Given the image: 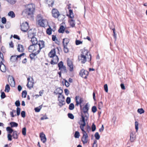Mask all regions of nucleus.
<instances>
[{
    "label": "nucleus",
    "instance_id": "nucleus-1",
    "mask_svg": "<svg viewBox=\"0 0 147 147\" xmlns=\"http://www.w3.org/2000/svg\"><path fill=\"white\" fill-rule=\"evenodd\" d=\"M81 111V118L80 119V121L79 122V124L81 123L86 124V122L88 120L89 114L88 111L89 109V106L88 103H86L82 109L81 105H80Z\"/></svg>",
    "mask_w": 147,
    "mask_h": 147
},
{
    "label": "nucleus",
    "instance_id": "nucleus-2",
    "mask_svg": "<svg viewBox=\"0 0 147 147\" xmlns=\"http://www.w3.org/2000/svg\"><path fill=\"white\" fill-rule=\"evenodd\" d=\"M81 55L78 57V59L82 63H84L87 61L91 60V55L88 50L84 48L81 50Z\"/></svg>",
    "mask_w": 147,
    "mask_h": 147
},
{
    "label": "nucleus",
    "instance_id": "nucleus-3",
    "mask_svg": "<svg viewBox=\"0 0 147 147\" xmlns=\"http://www.w3.org/2000/svg\"><path fill=\"white\" fill-rule=\"evenodd\" d=\"M35 10V5L33 4H28L26 6V8L23 11L28 17H32Z\"/></svg>",
    "mask_w": 147,
    "mask_h": 147
},
{
    "label": "nucleus",
    "instance_id": "nucleus-4",
    "mask_svg": "<svg viewBox=\"0 0 147 147\" xmlns=\"http://www.w3.org/2000/svg\"><path fill=\"white\" fill-rule=\"evenodd\" d=\"M80 125V128L82 131L83 136L82 138V141L84 144H86L88 141V136L86 131L84 130V127L86 124L81 123L79 124Z\"/></svg>",
    "mask_w": 147,
    "mask_h": 147
},
{
    "label": "nucleus",
    "instance_id": "nucleus-5",
    "mask_svg": "<svg viewBox=\"0 0 147 147\" xmlns=\"http://www.w3.org/2000/svg\"><path fill=\"white\" fill-rule=\"evenodd\" d=\"M32 29L30 30L28 32V37L31 38V41L32 42V45H37V38L34 37L35 36V33L32 32Z\"/></svg>",
    "mask_w": 147,
    "mask_h": 147
},
{
    "label": "nucleus",
    "instance_id": "nucleus-6",
    "mask_svg": "<svg viewBox=\"0 0 147 147\" xmlns=\"http://www.w3.org/2000/svg\"><path fill=\"white\" fill-rule=\"evenodd\" d=\"M20 27L21 30L24 32H27L29 28V24L27 22L22 23Z\"/></svg>",
    "mask_w": 147,
    "mask_h": 147
},
{
    "label": "nucleus",
    "instance_id": "nucleus-7",
    "mask_svg": "<svg viewBox=\"0 0 147 147\" xmlns=\"http://www.w3.org/2000/svg\"><path fill=\"white\" fill-rule=\"evenodd\" d=\"M41 19L38 20V24L40 26L42 27H45L48 25V22L46 19H42V18L41 17Z\"/></svg>",
    "mask_w": 147,
    "mask_h": 147
},
{
    "label": "nucleus",
    "instance_id": "nucleus-8",
    "mask_svg": "<svg viewBox=\"0 0 147 147\" xmlns=\"http://www.w3.org/2000/svg\"><path fill=\"white\" fill-rule=\"evenodd\" d=\"M65 97L63 95H59L58 96V100L59 101V105L62 107L65 103L64 100Z\"/></svg>",
    "mask_w": 147,
    "mask_h": 147
},
{
    "label": "nucleus",
    "instance_id": "nucleus-9",
    "mask_svg": "<svg viewBox=\"0 0 147 147\" xmlns=\"http://www.w3.org/2000/svg\"><path fill=\"white\" fill-rule=\"evenodd\" d=\"M88 74L89 73L88 71L82 69L80 71L79 74L81 77L86 79V78Z\"/></svg>",
    "mask_w": 147,
    "mask_h": 147
},
{
    "label": "nucleus",
    "instance_id": "nucleus-10",
    "mask_svg": "<svg viewBox=\"0 0 147 147\" xmlns=\"http://www.w3.org/2000/svg\"><path fill=\"white\" fill-rule=\"evenodd\" d=\"M52 13L53 16L55 18H57L60 15V14L58 10L55 8L52 9Z\"/></svg>",
    "mask_w": 147,
    "mask_h": 147
},
{
    "label": "nucleus",
    "instance_id": "nucleus-11",
    "mask_svg": "<svg viewBox=\"0 0 147 147\" xmlns=\"http://www.w3.org/2000/svg\"><path fill=\"white\" fill-rule=\"evenodd\" d=\"M76 105L77 106L80 105L83 101V99L78 96H76Z\"/></svg>",
    "mask_w": 147,
    "mask_h": 147
},
{
    "label": "nucleus",
    "instance_id": "nucleus-12",
    "mask_svg": "<svg viewBox=\"0 0 147 147\" xmlns=\"http://www.w3.org/2000/svg\"><path fill=\"white\" fill-rule=\"evenodd\" d=\"M67 63L69 67V70L70 71H72L73 70V65L72 61L69 59L67 60Z\"/></svg>",
    "mask_w": 147,
    "mask_h": 147
},
{
    "label": "nucleus",
    "instance_id": "nucleus-13",
    "mask_svg": "<svg viewBox=\"0 0 147 147\" xmlns=\"http://www.w3.org/2000/svg\"><path fill=\"white\" fill-rule=\"evenodd\" d=\"M59 69L61 71H64L66 72V67L63 65V63L62 61H61L58 64Z\"/></svg>",
    "mask_w": 147,
    "mask_h": 147
},
{
    "label": "nucleus",
    "instance_id": "nucleus-14",
    "mask_svg": "<svg viewBox=\"0 0 147 147\" xmlns=\"http://www.w3.org/2000/svg\"><path fill=\"white\" fill-rule=\"evenodd\" d=\"M36 46L33 45H31L28 47V50L30 52L33 53L36 51Z\"/></svg>",
    "mask_w": 147,
    "mask_h": 147
},
{
    "label": "nucleus",
    "instance_id": "nucleus-15",
    "mask_svg": "<svg viewBox=\"0 0 147 147\" xmlns=\"http://www.w3.org/2000/svg\"><path fill=\"white\" fill-rule=\"evenodd\" d=\"M136 134L135 131H131L130 134V140L131 142H133L136 138Z\"/></svg>",
    "mask_w": 147,
    "mask_h": 147
},
{
    "label": "nucleus",
    "instance_id": "nucleus-16",
    "mask_svg": "<svg viewBox=\"0 0 147 147\" xmlns=\"http://www.w3.org/2000/svg\"><path fill=\"white\" fill-rule=\"evenodd\" d=\"M53 59H51V63L52 65H54L57 64L58 62L59 58L57 56H55L52 57Z\"/></svg>",
    "mask_w": 147,
    "mask_h": 147
},
{
    "label": "nucleus",
    "instance_id": "nucleus-17",
    "mask_svg": "<svg viewBox=\"0 0 147 147\" xmlns=\"http://www.w3.org/2000/svg\"><path fill=\"white\" fill-rule=\"evenodd\" d=\"M38 45L39 47V50L37 51V54L39 53L40 50L44 47V42L42 40L39 41L38 42Z\"/></svg>",
    "mask_w": 147,
    "mask_h": 147
},
{
    "label": "nucleus",
    "instance_id": "nucleus-18",
    "mask_svg": "<svg viewBox=\"0 0 147 147\" xmlns=\"http://www.w3.org/2000/svg\"><path fill=\"white\" fill-rule=\"evenodd\" d=\"M9 83L10 85L12 87H14L15 86V83L14 78L12 76L11 77L9 80H8Z\"/></svg>",
    "mask_w": 147,
    "mask_h": 147
},
{
    "label": "nucleus",
    "instance_id": "nucleus-19",
    "mask_svg": "<svg viewBox=\"0 0 147 147\" xmlns=\"http://www.w3.org/2000/svg\"><path fill=\"white\" fill-rule=\"evenodd\" d=\"M2 61H1L0 65V69L2 72H5L6 71V67L5 65L3 63Z\"/></svg>",
    "mask_w": 147,
    "mask_h": 147
},
{
    "label": "nucleus",
    "instance_id": "nucleus-20",
    "mask_svg": "<svg viewBox=\"0 0 147 147\" xmlns=\"http://www.w3.org/2000/svg\"><path fill=\"white\" fill-rule=\"evenodd\" d=\"M63 92L61 88H57L55 91H54V93L56 94L57 95L59 94V95H62V93Z\"/></svg>",
    "mask_w": 147,
    "mask_h": 147
},
{
    "label": "nucleus",
    "instance_id": "nucleus-21",
    "mask_svg": "<svg viewBox=\"0 0 147 147\" xmlns=\"http://www.w3.org/2000/svg\"><path fill=\"white\" fill-rule=\"evenodd\" d=\"M40 138L41 141L43 143H45L46 141V138L45 134L42 132L40 134Z\"/></svg>",
    "mask_w": 147,
    "mask_h": 147
},
{
    "label": "nucleus",
    "instance_id": "nucleus-22",
    "mask_svg": "<svg viewBox=\"0 0 147 147\" xmlns=\"http://www.w3.org/2000/svg\"><path fill=\"white\" fill-rule=\"evenodd\" d=\"M17 50L20 52H23L24 51V49L23 45L18 44V45Z\"/></svg>",
    "mask_w": 147,
    "mask_h": 147
},
{
    "label": "nucleus",
    "instance_id": "nucleus-23",
    "mask_svg": "<svg viewBox=\"0 0 147 147\" xmlns=\"http://www.w3.org/2000/svg\"><path fill=\"white\" fill-rule=\"evenodd\" d=\"M56 56L57 55H55V51L54 49L52 50L49 54V56L51 58Z\"/></svg>",
    "mask_w": 147,
    "mask_h": 147
},
{
    "label": "nucleus",
    "instance_id": "nucleus-24",
    "mask_svg": "<svg viewBox=\"0 0 147 147\" xmlns=\"http://www.w3.org/2000/svg\"><path fill=\"white\" fill-rule=\"evenodd\" d=\"M49 7H52L54 4V0H45Z\"/></svg>",
    "mask_w": 147,
    "mask_h": 147
},
{
    "label": "nucleus",
    "instance_id": "nucleus-25",
    "mask_svg": "<svg viewBox=\"0 0 147 147\" xmlns=\"http://www.w3.org/2000/svg\"><path fill=\"white\" fill-rule=\"evenodd\" d=\"M12 136L13 138L17 139H18V135L17 134L16 131H14L13 132Z\"/></svg>",
    "mask_w": 147,
    "mask_h": 147
},
{
    "label": "nucleus",
    "instance_id": "nucleus-26",
    "mask_svg": "<svg viewBox=\"0 0 147 147\" xmlns=\"http://www.w3.org/2000/svg\"><path fill=\"white\" fill-rule=\"evenodd\" d=\"M11 127H17L18 125V124L14 122H11L9 123Z\"/></svg>",
    "mask_w": 147,
    "mask_h": 147
},
{
    "label": "nucleus",
    "instance_id": "nucleus-27",
    "mask_svg": "<svg viewBox=\"0 0 147 147\" xmlns=\"http://www.w3.org/2000/svg\"><path fill=\"white\" fill-rule=\"evenodd\" d=\"M69 42V39L68 38H65L63 39V46H67V44Z\"/></svg>",
    "mask_w": 147,
    "mask_h": 147
},
{
    "label": "nucleus",
    "instance_id": "nucleus-28",
    "mask_svg": "<svg viewBox=\"0 0 147 147\" xmlns=\"http://www.w3.org/2000/svg\"><path fill=\"white\" fill-rule=\"evenodd\" d=\"M10 60L12 62H16L17 61V59L16 57V55L12 56L10 57Z\"/></svg>",
    "mask_w": 147,
    "mask_h": 147
},
{
    "label": "nucleus",
    "instance_id": "nucleus-29",
    "mask_svg": "<svg viewBox=\"0 0 147 147\" xmlns=\"http://www.w3.org/2000/svg\"><path fill=\"white\" fill-rule=\"evenodd\" d=\"M8 15L10 17L12 18H14L15 17V14L12 11H9L8 13Z\"/></svg>",
    "mask_w": 147,
    "mask_h": 147
},
{
    "label": "nucleus",
    "instance_id": "nucleus-30",
    "mask_svg": "<svg viewBox=\"0 0 147 147\" xmlns=\"http://www.w3.org/2000/svg\"><path fill=\"white\" fill-rule=\"evenodd\" d=\"M30 54V57L31 59L32 60V59H35L34 57L35 56L37 55V53L36 52H34L33 53Z\"/></svg>",
    "mask_w": 147,
    "mask_h": 147
},
{
    "label": "nucleus",
    "instance_id": "nucleus-31",
    "mask_svg": "<svg viewBox=\"0 0 147 147\" xmlns=\"http://www.w3.org/2000/svg\"><path fill=\"white\" fill-rule=\"evenodd\" d=\"M12 127H6V129L8 133H9V134H11L12 132H13L14 131L11 128Z\"/></svg>",
    "mask_w": 147,
    "mask_h": 147
},
{
    "label": "nucleus",
    "instance_id": "nucleus-32",
    "mask_svg": "<svg viewBox=\"0 0 147 147\" xmlns=\"http://www.w3.org/2000/svg\"><path fill=\"white\" fill-rule=\"evenodd\" d=\"M65 28L63 26H61L60 27L59 29L58 30V32L59 33H63L65 31Z\"/></svg>",
    "mask_w": 147,
    "mask_h": 147
},
{
    "label": "nucleus",
    "instance_id": "nucleus-33",
    "mask_svg": "<svg viewBox=\"0 0 147 147\" xmlns=\"http://www.w3.org/2000/svg\"><path fill=\"white\" fill-rule=\"evenodd\" d=\"M33 82L31 81L30 82H28L27 84V86L28 88H31V87H33Z\"/></svg>",
    "mask_w": 147,
    "mask_h": 147
},
{
    "label": "nucleus",
    "instance_id": "nucleus-34",
    "mask_svg": "<svg viewBox=\"0 0 147 147\" xmlns=\"http://www.w3.org/2000/svg\"><path fill=\"white\" fill-rule=\"evenodd\" d=\"M69 24L72 27H73L75 26V21L71 19L69 20Z\"/></svg>",
    "mask_w": 147,
    "mask_h": 147
},
{
    "label": "nucleus",
    "instance_id": "nucleus-35",
    "mask_svg": "<svg viewBox=\"0 0 147 147\" xmlns=\"http://www.w3.org/2000/svg\"><path fill=\"white\" fill-rule=\"evenodd\" d=\"M7 2L12 5L14 4L16 2V0H6Z\"/></svg>",
    "mask_w": 147,
    "mask_h": 147
},
{
    "label": "nucleus",
    "instance_id": "nucleus-36",
    "mask_svg": "<svg viewBox=\"0 0 147 147\" xmlns=\"http://www.w3.org/2000/svg\"><path fill=\"white\" fill-rule=\"evenodd\" d=\"M69 17L71 18H73L74 17V15H73V11L71 9H69Z\"/></svg>",
    "mask_w": 147,
    "mask_h": 147
},
{
    "label": "nucleus",
    "instance_id": "nucleus-37",
    "mask_svg": "<svg viewBox=\"0 0 147 147\" xmlns=\"http://www.w3.org/2000/svg\"><path fill=\"white\" fill-rule=\"evenodd\" d=\"M10 88L9 85L8 84H7L5 87V91L8 92L10 90Z\"/></svg>",
    "mask_w": 147,
    "mask_h": 147
},
{
    "label": "nucleus",
    "instance_id": "nucleus-38",
    "mask_svg": "<svg viewBox=\"0 0 147 147\" xmlns=\"http://www.w3.org/2000/svg\"><path fill=\"white\" fill-rule=\"evenodd\" d=\"M94 136L96 139L98 140L100 138V136L98 132H96Z\"/></svg>",
    "mask_w": 147,
    "mask_h": 147
},
{
    "label": "nucleus",
    "instance_id": "nucleus-39",
    "mask_svg": "<svg viewBox=\"0 0 147 147\" xmlns=\"http://www.w3.org/2000/svg\"><path fill=\"white\" fill-rule=\"evenodd\" d=\"M27 92L26 90H24L22 91V96L24 98H26L27 95Z\"/></svg>",
    "mask_w": 147,
    "mask_h": 147
},
{
    "label": "nucleus",
    "instance_id": "nucleus-40",
    "mask_svg": "<svg viewBox=\"0 0 147 147\" xmlns=\"http://www.w3.org/2000/svg\"><path fill=\"white\" fill-rule=\"evenodd\" d=\"M74 108V105L72 103H71L69 106V109L70 110H73Z\"/></svg>",
    "mask_w": 147,
    "mask_h": 147
},
{
    "label": "nucleus",
    "instance_id": "nucleus-41",
    "mask_svg": "<svg viewBox=\"0 0 147 147\" xmlns=\"http://www.w3.org/2000/svg\"><path fill=\"white\" fill-rule=\"evenodd\" d=\"M22 134L23 135L25 136L26 134V129L25 127L23 128L22 130Z\"/></svg>",
    "mask_w": 147,
    "mask_h": 147
},
{
    "label": "nucleus",
    "instance_id": "nucleus-42",
    "mask_svg": "<svg viewBox=\"0 0 147 147\" xmlns=\"http://www.w3.org/2000/svg\"><path fill=\"white\" fill-rule=\"evenodd\" d=\"M80 136L79 132L78 131L75 132L74 134V137L76 138H78Z\"/></svg>",
    "mask_w": 147,
    "mask_h": 147
},
{
    "label": "nucleus",
    "instance_id": "nucleus-43",
    "mask_svg": "<svg viewBox=\"0 0 147 147\" xmlns=\"http://www.w3.org/2000/svg\"><path fill=\"white\" fill-rule=\"evenodd\" d=\"M135 129L136 131L137 132L138 129V123L137 121H135Z\"/></svg>",
    "mask_w": 147,
    "mask_h": 147
},
{
    "label": "nucleus",
    "instance_id": "nucleus-44",
    "mask_svg": "<svg viewBox=\"0 0 147 147\" xmlns=\"http://www.w3.org/2000/svg\"><path fill=\"white\" fill-rule=\"evenodd\" d=\"M110 28L111 29H112V30L113 31V36L115 38V41L116 40V38H117V36H116V34L115 32V28Z\"/></svg>",
    "mask_w": 147,
    "mask_h": 147
},
{
    "label": "nucleus",
    "instance_id": "nucleus-45",
    "mask_svg": "<svg viewBox=\"0 0 147 147\" xmlns=\"http://www.w3.org/2000/svg\"><path fill=\"white\" fill-rule=\"evenodd\" d=\"M47 33L49 35H50L51 34L52 30L50 28H48L47 30Z\"/></svg>",
    "mask_w": 147,
    "mask_h": 147
},
{
    "label": "nucleus",
    "instance_id": "nucleus-46",
    "mask_svg": "<svg viewBox=\"0 0 147 147\" xmlns=\"http://www.w3.org/2000/svg\"><path fill=\"white\" fill-rule=\"evenodd\" d=\"M102 102H100L98 105V108L99 109H100L102 107Z\"/></svg>",
    "mask_w": 147,
    "mask_h": 147
},
{
    "label": "nucleus",
    "instance_id": "nucleus-47",
    "mask_svg": "<svg viewBox=\"0 0 147 147\" xmlns=\"http://www.w3.org/2000/svg\"><path fill=\"white\" fill-rule=\"evenodd\" d=\"M138 112L140 114H142L144 113V111L142 108L139 109L138 110Z\"/></svg>",
    "mask_w": 147,
    "mask_h": 147
},
{
    "label": "nucleus",
    "instance_id": "nucleus-48",
    "mask_svg": "<svg viewBox=\"0 0 147 147\" xmlns=\"http://www.w3.org/2000/svg\"><path fill=\"white\" fill-rule=\"evenodd\" d=\"M64 51L65 53H67L69 52V49L67 47V46H63Z\"/></svg>",
    "mask_w": 147,
    "mask_h": 147
},
{
    "label": "nucleus",
    "instance_id": "nucleus-49",
    "mask_svg": "<svg viewBox=\"0 0 147 147\" xmlns=\"http://www.w3.org/2000/svg\"><path fill=\"white\" fill-rule=\"evenodd\" d=\"M15 105L18 107L20 106V101L19 100H16L15 102Z\"/></svg>",
    "mask_w": 147,
    "mask_h": 147
},
{
    "label": "nucleus",
    "instance_id": "nucleus-50",
    "mask_svg": "<svg viewBox=\"0 0 147 147\" xmlns=\"http://www.w3.org/2000/svg\"><path fill=\"white\" fill-rule=\"evenodd\" d=\"M68 116L69 118L71 119H73L74 118V115L70 113H69L68 114Z\"/></svg>",
    "mask_w": 147,
    "mask_h": 147
},
{
    "label": "nucleus",
    "instance_id": "nucleus-51",
    "mask_svg": "<svg viewBox=\"0 0 147 147\" xmlns=\"http://www.w3.org/2000/svg\"><path fill=\"white\" fill-rule=\"evenodd\" d=\"M20 110L21 109L20 108L17 107V108L16 110V112H17V115L18 116L20 115Z\"/></svg>",
    "mask_w": 147,
    "mask_h": 147
},
{
    "label": "nucleus",
    "instance_id": "nucleus-52",
    "mask_svg": "<svg viewBox=\"0 0 147 147\" xmlns=\"http://www.w3.org/2000/svg\"><path fill=\"white\" fill-rule=\"evenodd\" d=\"M97 141L96 140H94V142L92 145V147H97V144H96Z\"/></svg>",
    "mask_w": 147,
    "mask_h": 147
},
{
    "label": "nucleus",
    "instance_id": "nucleus-53",
    "mask_svg": "<svg viewBox=\"0 0 147 147\" xmlns=\"http://www.w3.org/2000/svg\"><path fill=\"white\" fill-rule=\"evenodd\" d=\"M12 135H11V134H8L7 135V138L8 140L9 141H11L12 140Z\"/></svg>",
    "mask_w": 147,
    "mask_h": 147
},
{
    "label": "nucleus",
    "instance_id": "nucleus-54",
    "mask_svg": "<svg viewBox=\"0 0 147 147\" xmlns=\"http://www.w3.org/2000/svg\"><path fill=\"white\" fill-rule=\"evenodd\" d=\"M21 115L22 117L24 118L26 116V113L24 111H22L21 112Z\"/></svg>",
    "mask_w": 147,
    "mask_h": 147
},
{
    "label": "nucleus",
    "instance_id": "nucleus-55",
    "mask_svg": "<svg viewBox=\"0 0 147 147\" xmlns=\"http://www.w3.org/2000/svg\"><path fill=\"white\" fill-rule=\"evenodd\" d=\"M1 98L2 99H3L6 97V96L5 93L4 92H2L1 93Z\"/></svg>",
    "mask_w": 147,
    "mask_h": 147
},
{
    "label": "nucleus",
    "instance_id": "nucleus-56",
    "mask_svg": "<svg viewBox=\"0 0 147 147\" xmlns=\"http://www.w3.org/2000/svg\"><path fill=\"white\" fill-rule=\"evenodd\" d=\"M6 22V19L5 17H3L2 18V22L3 24H5Z\"/></svg>",
    "mask_w": 147,
    "mask_h": 147
},
{
    "label": "nucleus",
    "instance_id": "nucleus-57",
    "mask_svg": "<svg viewBox=\"0 0 147 147\" xmlns=\"http://www.w3.org/2000/svg\"><path fill=\"white\" fill-rule=\"evenodd\" d=\"M96 127L94 123H93L92 125V131H94L96 130Z\"/></svg>",
    "mask_w": 147,
    "mask_h": 147
},
{
    "label": "nucleus",
    "instance_id": "nucleus-58",
    "mask_svg": "<svg viewBox=\"0 0 147 147\" xmlns=\"http://www.w3.org/2000/svg\"><path fill=\"white\" fill-rule=\"evenodd\" d=\"M97 110L96 107L95 106H93L92 108V111L94 113L96 112Z\"/></svg>",
    "mask_w": 147,
    "mask_h": 147
},
{
    "label": "nucleus",
    "instance_id": "nucleus-59",
    "mask_svg": "<svg viewBox=\"0 0 147 147\" xmlns=\"http://www.w3.org/2000/svg\"><path fill=\"white\" fill-rule=\"evenodd\" d=\"M104 89L106 92H108V86L107 84H105L104 85Z\"/></svg>",
    "mask_w": 147,
    "mask_h": 147
},
{
    "label": "nucleus",
    "instance_id": "nucleus-60",
    "mask_svg": "<svg viewBox=\"0 0 147 147\" xmlns=\"http://www.w3.org/2000/svg\"><path fill=\"white\" fill-rule=\"evenodd\" d=\"M66 102L68 104L70 103L71 102V99L70 98L67 97L66 98Z\"/></svg>",
    "mask_w": 147,
    "mask_h": 147
},
{
    "label": "nucleus",
    "instance_id": "nucleus-61",
    "mask_svg": "<svg viewBox=\"0 0 147 147\" xmlns=\"http://www.w3.org/2000/svg\"><path fill=\"white\" fill-rule=\"evenodd\" d=\"M82 42L78 40H76V45H79L82 43Z\"/></svg>",
    "mask_w": 147,
    "mask_h": 147
},
{
    "label": "nucleus",
    "instance_id": "nucleus-62",
    "mask_svg": "<svg viewBox=\"0 0 147 147\" xmlns=\"http://www.w3.org/2000/svg\"><path fill=\"white\" fill-rule=\"evenodd\" d=\"M13 112H16V111L15 110H13V111H11L10 112V115H11V117H14L15 116H16V115H13Z\"/></svg>",
    "mask_w": 147,
    "mask_h": 147
},
{
    "label": "nucleus",
    "instance_id": "nucleus-63",
    "mask_svg": "<svg viewBox=\"0 0 147 147\" xmlns=\"http://www.w3.org/2000/svg\"><path fill=\"white\" fill-rule=\"evenodd\" d=\"M13 37L14 38H16V39H17L18 40H20V38L19 37V36H18V35H16V34H14L13 36Z\"/></svg>",
    "mask_w": 147,
    "mask_h": 147
},
{
    "label": "nucleus",
    "instance_id": "nucleus-64",
    "mask_svg": "<svg viewBox=\"0 0 147 147\" xmlns=\"http://www.w3.org/2000/svg\"><path fill=\"white\" fill-rule=\"evenodd\" d=\"M64 92L65 93V94L67 95H68V94H69V91L68 90V89H65L64 90Z\"/></svg>",
    "mask_w": 147,
    "mask_h": 147
}]
</instances>
